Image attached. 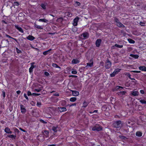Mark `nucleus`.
<instances>
[{"instance_id": "f257e3e1", "label": "nucleus", "mask_w": 146, "mask_h": 146, "mask_svg": "<svg viewBox=\"0 0 146 146\" xmlns=\"http://www.w3.org/2000/svg\"><path fill=\"white\" fill-rule=\"evenodd\" d=\"M113 125V127L119 129L121 127V121L120 120L115 121Z\"/></svg>"}, {"instance_id": "f03ea898", "label": "nucleus", "mask_w": 146, "mask_h": 146, "mask_svg": "<svg viewBox=\"0 0 146 146\" xmlns=\"http://www.w3.org/2000/svg\"><path fill=\"white\" fill-rule=\"evenodd\" d=\"M102 129V127L100 125L98 124H96L94 126H93L92 128V130L97 131H101Z\"/></svg>"}, {"instance_id": "7ed1b4c3", "label": "nucleus", "mask_w": 146, "mask_h": 146, "mask_svg": "<svg viewBox=\"0 0 146 146\" xmlns=\"http://www.w3.org/2000/svg\"><path fill=\"white\" fill-rule=\"evenodd\" d=\"M80 38L82 39H86L88 38L89 34L88 33L85 32L80 35Z\"/></svg>"}, {"instance_id": "20e7f679", "label": "nucleus", "mask_w": 146, "mask_h": 146, "mask_svg": "<svg viewBox=\"0 0 146 146\" xmlns=\"http://www.w3.org/2000/svg\"><path fill=\"white\" fill-rule=\"evenodd\" d=\"M111 63L109 60L108 59L105 62L106 68L107 69H109L111 67Z\"/></svg>"}, {"instance_id": "39448f33", "label": "nucleus", "mask_w": 146, "mask_h": 146, "mask_svg": "<svg viewBox=\"0 0 146 146\" xmlns=\"http://www.w3.org/2000/svg\"><path fill=\"white\" fill-rule=\"evenodd\" d=\"M121 131L124 133V135H126V133L129 132V129L127 126H126L121 129Z\"/></svg>"}, {"instance_id": "423d86ee", "label": "nucleus", "mask_w": 146, "mask_h": 146, "mask_svg": "<svg viewBox=\"0 0 146 146\" xmlns=\"http://www.w3.org/2000/svg\"><path fill=\"white\" fill-rule=\"evenodd\" d=\"M21 112L23 114H25L26 112V109L25 108V106L22 104L20 105Z\"/></svg>"}, {"instance_id": "0eeeda50", "label": "nucleus", "mask_w": 146, "mask_h": 146, "mask_svg": "<svg viewBox=\"0 0 146 146\" xmlns=\"http://www.w3.org/2000/svg\"><path fill=\"white\" fill-rule=\"evenodd\" d=\"M102 42V40L100 39H97L96 42V47H99Z\"/></svg>"}, {"instance_id": "6e6552de", "label": "nucleus", "mask_w": 146, "mask_h": 146, "mask_svg": "<svg viewBox=\"0 0 146 146\" xmlns=\"http://www.w3.org/2000/svg\"><path fill=\"white\" fill-rule=\"evenodd\" d=\"M5 43V44L4 45V46H3V47L9 45V42L8 40V39H4L1 41V44H3V43Z\"/></svg>"}, {"instance_id": "1a4fd4ad", "label": "nucleus", "mask_w": 146, "mask_h": 146, "mask_svg": "<svg viewBox=\"0 0 146 146\" xmlns=\"http://www.w3.org/2000/svg\"><path fill=\"white\" fill-rule=\"evenodd\" d=\"M86 64H87V65L86 66L84 67H82V68H84V69H85V68L87 69L88 67H92L93 65V62H92V63H87Z\"/></svg>"}, {"instance_id": "9d476101", "label": "nucleus", "mask_w": 146, "mask_h": 146, "mask_svg": "<svg viewBox=\"0 0 146 146\" xmlns=\"http://www.w3.org/2000/svg\"><path fill=\"white\" fill-rule=\"evenodd\" d=\"M15 28L19 30L20 32L22 33H23L24 31L22 29L19 27V25H16L15 26Z\"/></svg>"}, {"instance_id": "9b49d317", "label": "nucleus", "mask_w": 146, "mask_h": 146, "mask_svg": "<svg viewBox=\"0 0 146 146\" xmlns=\"http://www.w3.org/2000/svg\"><path fill=\"white\" fill-rule=\"evenodd\" d=\"M123 47L122 45H119V44H115L114 45L112 46L111 48L112 49H114L116 47H117L119 48H122Z\"/></svg>"}, {"instance_id": "f8f14e48", "label": "nucleus", "mask_w": 146, "mask_h": 146, "mask_svg": "<svg viewBox=\"0 0 146 146\" xmlns=\"http://www.w3.org/2000/svg\"><path fill=\"white\" fill-rule=\"evenodd\" d=\"M126 93V92L123 91H120L117 92V93L118 96H121L123 95H125Z\"/></svg>"}, {"instance_id": "ddd939ff", "label": "nucleus", "mask_w": 146, "mask_h": 146, "mask_svg": "<svg viewBox=\"0 0 146 146\" xmlns=\"http://www.w3.org/2000/svg\"><path fill=\"white\" fill-rule=\"evenodd\" d=\"M71 91L72 92L73 95L74 96H77L79 94V92L78 91L74 90H71Z\"/></svg>"}, {"instance_id": "4468645a", "label": "nucleus", "mask_w": 146, "mask_h": 146, "mask_svg": "<svg viewBox=\"0 0 146 146\" xmlns=\"http://www.w3.org/2000/svg\"><path fill=\"white\" fill-rule=\"evenodd\" d=\"M26 38L29 40L32 41L35 39V38L32 36L29 35Z\"/></svg>"}, {"instance_id": "2eb2a0df", "label": "nucleus", "mask_w": 146, "mask_h": 146, "mask_svg": "<svg viewBox=\"0 0 146 146\" xmlns=\"http://www.w3.org/2000/svg\"><path fill=\"white\" fill-rule=\"evenodd\" d=\"M80 62L77 59H74L72 61V64H76L79 63Z\"/></svg>"}, {"instance_id": "dca6fc26", "label": "nucleus", "mask_w": 146, "mask_h": 146, "mask_svg": "<svg viewBox=\"0 0 146 146\" xmlns=\"http://www.w3.org/2000/svg\"><path fill=\"white\" fill-rule=\"evenodd\" d=\"M59 111L60 112L65 111L67 110L66 109L65 107H58Z\"/></svg>"}, {"instance_id": "f3484780", "label": "nucleus", "mask_w": 146, "mask_h": 146, "mask_svg": "<svg viewBox=\"0 0 146 146\" xmlns=\"http://www.w3.org/2000/svg\"><path fill=\"white\" fill-rule=\"evenodd\" d=\"M119 137L120 139L126 141L128 139V138L123 135H119Z\"/></svg>"}, {"instance_id": "a211bd4d", "label": "nucleus", "mask_w": 146, "mask_h": 146, "mask_svg": "<svg viewBox=\"0 0 146 146\" xmlns=\"http://www.w3.org/2000/svg\"><path fill=\"white\" fill-rule=\"evenodd\" d=\"M139 69L142 71H146V67L145 66H141L139 67Z\"/></svg>"}, {"instance_id": "6ab92c4d", "label": "nucleus", "mask_w": 146, "mask_h": 146, "mask_svg": "<svg viewBox=\"0 0 146 146\" xmlns=\"http://www.w3.org/2000/svg\"><path fill=\"white\" fill-rule=\"evenodd\" d=\"M47 3H42L40 5V6L44 10H46V6L47 5Z\"/></svg>"}, {"instance_id": "aec40b11", "label": "nucleus", "mask_w": 146, "mask_h": 146, "mask_svg": "<svg viewBox=\"0 0 146 146\" xmlns=\"http://www.w3.org/2000/svg\"><path fill=\"white\" fill-rule=\"evenodd\" d=\"M117 25L119 27L124 28L125 27V26L120 22L117 24Z\"/></svg>"}, {"instance_id": "412c9836", "label": "nucleus", "mask_w": 146, "mask_h": 146, "mask_svg": "<svg viewBox=\"0 0 146 146\" xmlns=\"http://www.w3.org/2000/svg\"><path fill=\"white\" fill-rule=\"evenodd\" d=\"M131 94L134 96H137L139 94V92L137 91H135L133 92Z\"/></svg>"}, {"instance_id": "4be33fe9", "label": "nucleus", "mask_w": 146, "mask_h": 146, "mask_svg": "<svg viewBox=\"0 0 146 146\" xmlns=\"http://www.w3.org/2000/svg\"><path fill=\"white\" fill-rule=\"evenodd\" d=\"M135 135H136L137 137H140L142 136V133L141 131H137L136 132Z\"/></svg>"}, {"instance_id": "5701e85b", "label": "nucleus", "mask_w": 146, "mask_h": 146, "mask_svg": "<svg viewBox=\"0 0 146 146\" xmlns=\"http://www.w3.org/2000/svg\"><path fill=\"white\" fill-rule=\"evenodd\" d=\"M89 104V102L86 101H84L83 103L82 107L84 108L88 106Z\"/></svg>"}, {"instance_id": "b1692460", "label": "nucleus", "mask_w": 146, "mask_h": 146, "mask_svg": "<svg viewBox=\"0 0 146 146\" xmlns=\"http://www.w3.org/2000/svg\"><path fill=\"white\" fill-rule=\"evenodd\" d=\"M79 19V18L77 17H76L74 19V23H76V25H75V26H76L77 25V22Z\"/></svg>"}, {"instance_id": "393cba45", "label": "nucleus", "mask_w": 146, "mask_h": 146, "mask_svg": "<svg viewBox=\"0 0 146 146\" xmlns=\"http://www.w3.org/2000/svg\"><path fill=\"white\" fill-rule=\"evenodd\" d=\"M52 50V49H49L48 50H46V51H45L43 52V54L44 55H46L47 54H48L49 53V52Z\"/></svg>"}, {"instance_id": "a878e982", "label": "nucleus", "mask_w": 146, "mask_h": 146, "mask_svg": "<svg viewBox=\"0 0 146 146\" xmlns=\"http://www.w3.org/2000/svg\"><path fill=\"white\" fill-rule=\"evenodd\" d=\"M52 66L55 68H58L60 69H61V68L60 66H58L57 64L54 63H53L52 64Z\"/></svg>"}, {"instance_id": "bb28decb", "label": "nucleus", "mask_w": 146, "mask_h": 146, "mask_svg": "<svg viewBox=\"0 0 146 146\" xmlns=\"http://www.w3.org/2000/svg\"><path fill=\"white\" fill-rule=\"evenodd\" d=\"M66 102L65 100H62L61 102V104L62 106H68V105L66 106Z\"/></svg>"}, {"instance_id": "cd10ccee", "label": "nucleus", "mask_w": 146, "mask_h": 146, "mask_svg": "<svg viewBox=\"0 0 146 146\" xmlns=\"http://www.w3.org/2000/svg\"><path fill=\"white\" fill-rule=\"evenodd\" d=\"M121 70V69H120L119 68H116L113 71L114 73L115 74H117Z\"/></svg>"}, {"instance_id": "c85d7f7f", "label": "nucleus", "mask_w": 146, "mask_h": 146, "mask_svg": "<svg viewBox=\"0 0 146 146\" xmlns=\"http://www.w3.org/2000/svg\"><path fill=\"white\" fill-rule=\"evenodd\" d=\"M138 100H139L140 102H141L142 104H146V100L144 99H138Z\"/></svg>"}, {"instance_id": "c756f323", "label": "nucleus", "mask_w": 146, "mask_h": 146, "mask_svg": "<svg viewBox=\"0 0 146 146\" xmlns=\"http://www.w3.org/2000/svg\"><path fill=\"white\" fill-rule=\"evenodd\" d=\"M130 56L136 59L138 58L139 57V56L137 55H135L132 54H130Z\"/></svg>"}, {"instance_id": "7c9ffc66", "label": "nucleus", "mask_w": 146, "mask_h": 146, "mask_svg": "<svg viewBox=\"0 0 146 146\" xmlns=\"http://www.w3.org/2000/svg\"><path fill=\"white\" fill-rule=\"evenodd\" d=\"M38 21L40 22H42L44 23H47L48 21L45 19H40L38 20Z\"/></svg>"}, {"instance_id": "2f4dec72", "label": "nucleus", "mask_w": 146, "mask_h": 146, "mask_svg": "<svg viewBox=\"0 0 146 146\" xmlns=\"http://www.w3.org/2000/svg\"><path fill=\"white\" fill-rule=\"evenodd\" d=\"M58 128V127L57 126H53L52 127V129L53 131H54V132H56L57 130V129Z\"/></svg>"}, {"instance_id": "473e14b6", "label": "nucleus", "mask_w": 146, "mask_h": 146, "mask_svg": "<svg viewBox=\"0 0 146 146\" xmlns=\"http://www.w3.org/2000/svg\"><path fill=\"white\" fill-rule=\"evenodd\" d=\"M4 131L6 133H8L10 131V129L8 127H6L5 128Z\"/></svg>"}, {"instance_id": "72a5a7b5", "label": "nucleus", "mask_w": 146, "mask_h": 146, "mask_svg": "<svg viewBox=\"0 0 146 146\" xmlns=\"http://www.w3.org/2000/svg\"><path fill=\"white\" fill-rule=\"evenodd\" d=\"M34 26L35 27L38 29H43V27H42V26L39 25H37L35 24Z\"/></svg>"}, {"instance_id": "f704fd0d", "label": "nucleus", "mask_w": 146, "mask_h": 146, "mask_svg": "<svg viewBox=\"0 0 146 146\" xmlns=\"http://www.w3.org/2000/svg\"><path fill=\"white\" fill-rule=\"evenodd\" d=\"M8 137L9 138H13L14 139H15L16 137V135H8Z\"/></svg>"}, {"instance_id": "c9c22d12", "label": "nucleus", "mask_w": 146, "mask_h": 146, "mask_svg": "<svg viewBox=\"0 0 146 146\" xmlns=\"http://www.w3.org/2000/svg\"><path fill=\"white\" fill-rule=\"evenodd\" d=\"M76 100V97H72L70 99V101L72 102H74Z\"/></svg>"}, {"instance_id": "e433bc0d", "label": "nucleus", "mask_w": 146, "mask_h": 146, "mask_svg": "<svg viewBox=\"0 0 146 146\" xmlns=\"http://www.w3.org/2000/svg\"><path fill=\"white\" fill-rule=\"evenodd\" d=\"M128 41L130 43L134 44L135 43V41L131 39H128Z\"/></svg>"}, {"instance_id": "4c0bfd02", "label": "nucleus", "mask_w": 146, "mask_h": 146, "mask_svg": "<svg viewBox=\"0 0 146 146\" xmlns=\"http://www.w3.org/2000/svg\"><path fill=\"white\" fill-rule=\"evenodd\" d=\"M42 88H43L42 87H40L38 88V89H35V91H36L37 92H39L40 91L42 90Z\"/></svg>"}, {"instance_id": "58836bf2", "label": "nucleus", "mask_w": 146, "mask_h": 146, "mask_svg": "<svg viewBox=\"0 0 146 146\" xmlns=\"http://www.w3.org/2000/svg\"><path fill=\"white\" fill-rule=\"evenodd\" d=\"M44 135L45 136L48 135L49 134V131L47 130L44 131Z\"/></svg>"}, {"instance_id": "ea45409f", "label": "nucleus", "mask_w": 146, "mask_h": 146, "mask_svg": "<svg viewBox=\"0 0 146 146\" xmlns=\"http://www.w3.org/2000/svg\"><path fill=\"white\" fill-rule=\"evenodd\" d=\"M114 21L117 23V24L118 23L119 21V19L118 18H117L116 17L114 18Z\"/></svg>"}, {"instance_id": "a19ab883", "label": "nucleus", "mask_w": 146, "mask_h": 146, "mask_svg": "<svg viewBox=\"0 0 146 146\" xmlns=\"http://www.w3.org/2000/svg\"><path fill=\"white\" fill-rule=\"evenodd\" d=\"M35 64V63L34 62L31 63V66L30 68H32L33 69L34 68L36 67V66H34V65H33V64Z\"/></svg>"}, {"instance_id": "79ce46f5", "label": "nucleus", "mask_w": 146, "mask_h": 146, "mask_svg": "<svg viewBox=\"0 0 146 146\" xmlns=\"http://www.w3.org/2000/svg\"><path fill=\"white\" fill-rule=\"evenodd\" d=\"M16 49L17 53H20L22 52L21 51L19 50L17 48H16Z\"/></svg>"}, {"instance_id": "37998d69", "label": "nucleus", "mask_w": 146, "mask_h": 146, "mask_svg": "<svg viewBox=\"0 0 146 146\" xmlns=\"http://www.w3.org/2000/svg\"><path fill=\"white\" fill-rule=\"evenodd\" d=\"M2 95L3 96V98H4L5 97V92L4 91H2Z\"/></svg>"}, {"instance_id": "c03bdc74", "label": "nucleus", "mask_w": 146, "mask_h": 146, "mask_svg": "<svg viewBox=\"0 0 146 146\" xmlns=\"http://www.w3.org/2000/svg\"><path fill=\"white\" fill-rule=\"evenodd\" d=\"M120 87L121 86H117L115 87L114 90H117L118 89L120 88Z\"/></svg>"}, {"instance_id": "a18cd8bd", "label": "nucleus", "mask_w": 146, "mask_h": 146, "mask_svg": "<svg viewBox=\"0 0 146 146\" xmlns=\"http://www.w3.org/2000/svg\"><path fill=\"white\" fill-rule=\"evenodd\" d=\"M14 131L15 133H19V129H17L15 128L14 129Z\"/></svg>"}, {"instance_id": "49530a36", "label": "nucleus", "mask_w": 146, "mask_h": 146, "mask_svg": "<svg viewBox=\"0 0 146 146\" xmlns=\"http://www.w3.org/2000/svg\"><path fill=\"white\" fill-rule=\"evenodd\" d=\"M40 94H38V93H32V95L34 96H38L40 95Z\"/></svg>"}, {"instance_id": "de8ad7c7", "label": "nucleus", "mask_w": 146, "mask_h": 146, "mask_svg": "<svg viewBox=\"0 0 146 146\" xmlns=\"http://www.w3.org/2000/svg\"><path fill=\"white\" fill-rule=\"evenodd\" d=\"M14 6H18L19 5V3L17 2H15L14 3Z\"/></svg>"}, {"instance_id": "09e8293b", "label": "nucleus", "mask_w": 146, "mask_h": 146, "mask_svg": "<svg viewBox=\"0 0 146 146\" xmlns=\"http://www.w3.org/2000/svg\"><path fill=\"white\" fill-rule=\"evenodd\" d=\"M40 121L41 122L44 124H46L47 123V122L46 121H44L42 119H40Z\"/></svg>"}, {"instance_id": "8fccbe9b", "label": "nucleus", "mask_w": 146, "mask_h": 146, "mask_svg": "<svg viewBox=\"0 0 146 146\" xmlns=\"http://www.w3.org/2000/svg\"><path fill=\"white\" fill-rule=\"evenodd\" d=\"M27 95L29 96L32 95V94L31 92H30L29 91H28L27 92Z\"/></svg>"}, {"instance_id": "3c124183", "label": "nucleus", "mask_w": 146, "mask_h": 146, "mask_svg": "<svg viewBox=\"0 0 146 146\" xmlns=\"http://www.w3.org/2000/svg\"><path fill=\"white\" fill-rule=\"evenodd\" d=\"M72 73L73 74H76L77 72L76 70H73L72 71Z\"/></svg>"}, {"instance_id": "603ef678", "label": "nucleus", "mask_w": 146, "mask_h": 146, "mask_svg": "<svg viewBox=\"0 0 146 146\" xmlns=\"http://www.w3.org/2000/svg\"><path fill=\"white\" fill-rule=\"evenodd\" d=\"M107 108L106 106H103L102 107V109L103 110L105 111Z\"/></svg>"}, {"instance_id": "864d4df0", "label": "nucleus", "mask_w": 146, "mask_h": 146, "mask_svg": "<svg viewBox=\"0 0 146 146\" xmlns=\"http://www.w3.org/2000/svg\"><path fill=\"white\" fill-rule=\"evenodd\" d=\"M115 74H115V73H114V72H113L112 73L110 74V76L111 77H113L115 76Z\"/></svg>"}, {"instance_id": "5fc2aeb1", "label": "nucleus", "mask_w": 146, "mask_h": 146, "mask_svg": "<svg viewBox=\"0 0 146 146\" xmlns=\"http://www.w3.org/2000/svg\"><path fill=\"white\" fill-rule=\"evenodd\" d=\"M75 4L78 6H80L81 5L80 3L78 1L76 2Z\"/></svg>"}, {"instance_id": "6e6d98bb", "label": "nucleus", "mask_w": 146, "mask_h": 146, "mask_svg": "<svg viewBox=\"0 0 146 146\" xmlns=\"http://www.w3.org/2000/svg\"><path fill=\"white\" fill-rule=\"evenodd\" d=\"M41 103L40 102H37L36 104V105L38 107H40L41 105Z\"/></svg>"}, {"instance_id": "4d7b16f0", "label": "nucleus", "mask_w": 146, "mask_h": 146, "mask_svg": "<svg viewBox=\"0 0 146 146\" xmlns=\"http://www.w3.org/2000/svg\"><path fill=\"white\" fill-rule=\"evenodd\" d=\"M140 25L141 26H144L145 25V23L142 22H140Z\"/></svg>"}, {"instance_id": "13d9d810", "label": "nucleus", "mask_w": 146, "mask_h": 146, "mask_svg": "<svg viewBox=\"0 0 146 146\" xmlns=\"http://www.w3.org/2000/svg\"><path fill=\"white\" fill-rule=\"evenodd\" d=\"M44 74L46 76H48L49 75V74L47 72H44Z\"/></svg>"}, {"instance_id": "bf43d9fd", "label": "nucleus", "mask_w": 146, "mask_h": 146, "mask_svg": "<svg viewBox=\"0 0 146 146\" xmlns=\"http://www.w3.org/2000/svg\"><path fill=\"white\" fill-rule=\"evenodd\" d=\"M131 72H133L137 73H140L141 72L140 71H136V70L132 71Z\"/></svg>"}, {"instance_id": "052dcab7", "label": "nucleus", "mask_w": 146, "mask_h": 146, "mask_svg": "<svg viewBox=\"0 0 146 146\" xmlns=\"http://www.w3.org/2000/svg\"><path fill=\"white\" fill-rule=\"evenodd\" d=\"M127 75L129 79H130L131 78V75L129 73H128L127 74Z\"/></svg>"}, {"instance_id": "680f3d73", "label": "nucleus", "mask_w": 146, "mask_h": 146, "mask_svg": "<svg viewBox=\"0 0 146 146\" xmlns=\"http://www.w3.org/2000/svg\"><path fill=\"white\" fill-rule=\"evenodd\" d=\"M24 96L27 100H28L29 99L28 98L27 96V95L26 94H24Z\"/></svg>"}, {"instance_id": "e2e57ef3", "label": "nucleus", "mask_w": 146, "mask_h": 146, "mask_svg": "<svg viewBox=\"0 0 146 146\" xmlns=\"http://www.w3.org/2000/svg\"><path fill=\"white\" fill-rule=\"evenodd\" d=\"M69 77H74V78H77V76H75V75H69Z\"/></svg>"}, {"instance_id": "0e129e2a", "label": "nucleus", "mask_w": 146, "mask_h": 146, "mask_svg": "<svg viewBox=\"0 0 146 146\" xmlns=\"http://www.w3.org/2000/svg\"><path fill=\"white\" fill-rule=\"evenodd\" d=\"M5 36L7 37H8V38H12H12H13V37H11V36H9V35H8L7 34H6L5 35Z\"/></svg>"}, {"instance_id": "69168bd1", "label": "nucleus", "mask_w": 146, "mask_h": 146, "mask_svg": "<svg viewBox=\"0 0 146 146\" xmlns=\"http://www.w3.org/2000/svg\"><path fill=\"white\" fill-rule=\"evenodd\" d=\"M76 103H74L70 105L69 106L70 107H71L73 106H76Z\"/></svg>"}, {"instance_id": "338daca9", "label": "nucleus", "mask_w": 146, "mask_h": 146, "mask_svg": "<svg viewBox=\"0 0 146 146\" xmlns=\"http://www.w3.org/2000/svg\"><path fill=\"white\" fill-rule=\"evenodd\" d=\"M140 92L142 94H144V92L143 90H140Z\"/></svg>"}, {"instance_id": "774afa93", "label": "nucleus", "mask_w": 146, "mask_h": 146, "mask_svg": "<svg viewBox=\"0 0 146 146\" xmlns=\"http://www.w3.org/2000/svg\"><path fill=\"white\" fill-rule=\"evenodd\" d=\"M33 69L32 68H29V72L30 73H31L33 71Z\"/></svg>"}]
</instances>
